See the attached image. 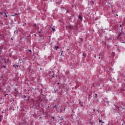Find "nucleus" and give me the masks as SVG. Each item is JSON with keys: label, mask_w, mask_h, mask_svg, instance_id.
<instances>
[{"label": "nucleus", "mask_w": 125, "mask_h": 125, "mask_svg": "<svg viewBox=\"0 0 125 125\" xmlns=\"http://www.w3.org/2000/svg\"><path fill=\"white\" fill-rule=\"evenodd\" d=\"M11 40H12V41H13V39H11Z\"/></svg>", "instance_id": "nucleus-33"}, {"label": "nucleus", "mask_w": 125, "mask_h": 125, "mask_svg": "<svg viewBox=\"0 0 125 125\" xmlns=\"http://www.w3.org/2000/svg\"><path fill=\"white\" fill-rule=\"evenodd\" d=\"M80 40L81 42H83V38H80Z\"/></svg>", "instance_id": "nucleus-11"}, {"label": "nucleus", "mask_w": 125, "mask_h": 125, "mask_svg": "<svg viewBox=\"0 0 125 125\" xmlns=\"http://www.w3.org/2000/svg\"><path fill=\"white\" fill-rule=\"evenodd\" d=\"M29 51H30V52H31L32 51V50H30Z\"/></svg>", "instance_id": "nucleus-31"}, {"label": "nucleus", "mask_w": 125, "mask_h": 125, "mask_svg": "<svg viewBox=\"0 0 125 125\" xmlns=\"http://www.w3.org/2000/svg\"><path fill=\"white\" fill-rule=\"evenodd\" d=\"M2 14H2V12H0V16H1V15H2Z\"/></svg>", "instance_id": "nucleus-13"}, {"label": "nucleus", "mask_w": 125, "mask_h": 125, "mask_svg": "<svg viewBox=\"0 0 125 125\" xmlns=\"http://www.w3.org/2000/svg\"><path fill=\"white\" fill-rule=\"evenodd\" d=\"M13 66L15 67V68H17V69L19 67L18 65H14Z\"/></svg>", "instance_id": "nucleus-6"}, {"label": "nucleus", "mask_w": 125, "mask_h": 125, "mask_svg": "<svg viewBox=\"0 0 125 125\" xmlns=\"http://www.w3.org/2000/svg\"><path fill=\"white\" fill-rule=\"evenodd\" d=\"M18 33V31L17 30V31H15L14 33Z\"/></svg>", "instance_id": "nucleus-18"}, {"label": "nucleus", "mask_w": 125, "mask_h": 125, "mask_svg": "<svg viewBox=\"0 0 125 125\" xmlns=\"http://www.w3.org/2000/svg\"><path fill=\"white\" fill-rule=\"evenodd\" d=\"M125 34L124 32L121 31L119 33L118 36L117 37L118 40L120 41V42H121L125 43V42H122V41H124V40H125Z\"/></svg>", "instance_id": "nucleus-1"}, {"label": "nucleus", "mask_w": 125, "mask_h": 125, "mask_svg": "<svg viewBox=\"0 0 125 125\" xmlns=\"http://www.w3.org/2000/svg\"><path fill=\"white\" fill-rule=\"evenodd\" d=\"M24 98H26V96H24Z\"/></svg>", "instance_id": "nucleus-30"}, {"label": "nucleus", "mask_w": 125, "mask_h": 125, "mask_svg": "<svg viewBox=\"0 0 125 125\" xmlns=\"http://www.w3.org/2000/svg\"><path fill=\"white\" fill-rule=\"evenodd\" d=\"M79 104H80V105H81V107H83V103L80 102Z\"/></svg>", "instance_id": "nucleus-5"}, {"label": "nucleus", "mask_w": 125, "mask_h": 125, "mask_svg": "<svg viewBox=\"0 0 125 125\" xmlns=\"http://www.w3.org/2000/svg\"><path fill=\"white\" fill-rule=\"evenodd\" d=\"M14 15H15H15H17V13H15V14H14Z\"/></svg>", "instance_id": "nucleus-25"}, {"label": "nucleus", "mask_w": 125, "mask_h": 125, "mask_svg": "<svg viewBox=\"0 0 125 125\" xmlns=\"http://www.w3.org/2000/svg\"><path fill=\"white\" fill-rule=\"evenodd\" d=\"M99 122H101V123H104V122H102V120H100Z\"/></svg>", "instance_id": "nucleus-17"}, {"label": "nucleus", "mask_w": 125, "mask_h": 125, "mask_svg": "<svg viewBox=\"0 0 125 125\" xmlns=\"http://www.w3.org/2000/svg\"><path fill=\"white\" fill-rule=\"evenodd\" d=\"M52 119H54V117H52Z\"/></svg>", "instance_id": "nucleus-34"}, {"label": "nucleus", "mask_w": 125, "mask_h": 125, "mask_svg": "<svg viewBox=\"0 0 125 125\" xmlns=\"http://www.w3.org/2000/svg\"><path fill=\"white\" fill-rule=\"evenodd\" d=\"M116 16H119V15L117 14H115Z\"/></svg>", "instance_id": "nucleus-22"}, {"label": "nucleus", "mask_w": 125, "mask_h": 125, "mask_svg": "<svg viewBox=\"0 0 125 125\" xmlns=\"http://www.w3.org/2000/svg\"><path fill=\"white\" fill-rule=\"evenodd\" d=\"M115 54H116V53H115V52H112L111 55H110V57H112V58H114V57H115Z\"/></svg>", "instance_id": "nucleus-3"}, {"label": "nucleus", "mask_w": 125, "mask_h": 125, "mask_svg": "<svg viewBox=\"0 0 125 125\" xmlns=\"http://www.w3.org/2000/svg\"><path fill=\"white\" fill-rule=\"evenodd\" d=\"M97 94H95V98H96V99H97Z\"/></svg>", "instance_id": "nucleus-10"}, {"label": "nucleus", "mask_w": 125, "mask_h": 125, "mask_svg": "<svg viewBox=\"0 0 125 125\" xmlns=\"http://www.w3.org/2000/svg\"><path fill=\"white\" fill-rule=\"evenodd\" d=\"M4 68H6V67L5 66H3Z\"/></svg>", "instance_id": "nucleus-26"}, {"label": "nucleus", "mask_w": 125, "mask_h": 125, "mask_svg": "<svg viewBox=\"0 0 125 125\" xmlns=\"http://www.w3.org/2000/svg\"><path fill=\"white\" fill-rule=\"evenodd\" d=\"M2 61H3V63H4V64H5V63H6V62L5 61V60H4V59H3Z\"/></svg>", "instance_id": "nucleus-7"}, {"label": "nucleus", "mask_w": 125, "mask_h": 125, "mask_svg": "<svg viewBox=\"0 0 125 125\" xmlns=\"http://www.w3.org/2000/svg\"><path fill=\"white\" fill-rule=\"evenodd\" d=\"M62 54H63V52L62 51V52H61V55H62Z\"/></svg>", "instance_id": "nucleus-21"}, {"label": "nucleus", "mask_w": 125, "mask_h": 125, "mask_svg": "<svg viewBox=\"0 0 125 125\" xmlns=\"http://www.w3.org/2000/svg\"><path fill=\"white\" fill-rule=\"evenodd\" d=\"M50 28H51L52 29V32H55V26H53V27L51 26H49Z\"/></svg>", "instance_id": "nucleus-2"}, {"label": "nucleus", "mask_w": 125, "mask_h": 125, "mask_svg": "<svg viewBox=\"0 0 125 125\" xmlns=\"http://www.w3.org/2000/svg\"><path fill=\"white\" fill-rule=\"evenodd\" d=\"M111 81H112L111 79L110 80V81L111 82Z\"/></svg>", "instance_id": "nucleus-36"}, {"label": "nucleus", "mask_w": 125, "mask_h": 125, "mask_svg": "<svg viewBox=\"0 0 125 125\" xmlns=\"http://www.w3.org/2000/svg\"><path fill=\"white\" fill-rule=\"evenodd\" d=\"M23 26H26V23H24Z\"/></svg>", "instance_id": "nucleus-24"}, {"label": "nucleus", "mask_w": 125, "mask_h": 125, "mask_svg": "<svg viewBox=\"0 0 125 125\" xmlns=\"http://www.w3.org/2000/svg\"><path fill=\"white\" fill-rule=\"evenodd\" d=\"M53 108H56V105H55L53 106Z\"/></svg>", "instance_id": "nucleus-15"}, {"label": "nucleus", "mask_w": 125, "mask_h": 125, "mask_svg": "<svg viewBox=\"0 0 125 125\" xmlns=\"http://www.w3.org/2000/svg\"><path fill=\"white\" fill-rule=\"evenodd\" d=\"M114 12V11H113V10H112V12Z\"/></svg>", "instance_id": "nucleus-37"}, {"label": "nucleus", "mask_w": 125, "mask_h": 125, "mask_svg": "<svg viewBox=\"0 0 125 125\" xmlns=\"http://www.w3.org/2000/svg\"><path fill=\"white\" fill-rule=\"evenodd\" d=\"M1 53V49H0V54Z\"/></svg>", "instance_id": "nucleus-19"}, {"label": "nucleus", "mask_w": 125, "mask_h": 125, "mask_svg": "<svg viewBox=\"0 0 125 125\" xmlns=\"http://www.w3.org/2000/svg\"><path fill=\"white\" fill-rule=\"evenodd\" d=\"M99 59H100V56L99 57Z\"/></svg>", "instance_id": "nucleus-32"}, {"label": "nucleus", "mask_w": 125, "mask_h": 125, "mask_svg": "<svg viewBox=\"0 0 125 125\" xmlns=\"http://www.w3.org/2000/svg\"><path fill=\"white\" fill-rule=\"evenodd\" d=\"M115 63V62H111V64H114Z\"/></svg>", "instance_id": "nucleus-16"}, {"label": "nucleus", "mask_w": 125, "mask_h": 125, "mask_svg": "<svg viewBox=\"0 0 125 125\" xmlns=\"http://www.w3.org/2000/svg\"><path fill=\"white\" fill-rule=\"evenodd\" d=\"M113 71H114V68H110V72H113Z\"/></svg>", "instance_id": "nucleus-8"}, {"label": "nucleus", "mask_w": 125, "mask_h": 125, "mask_svg": "<svg viewBox=\"0 0 125 125\" xmlns=\"http://www.w3.org/2000/svg\"><path fill=\"white\" fill-rule=\"evenodd\" d=\"M12 16H15V15H12Z\"/></svg>", "instance_id": "nucleus-27"}, {"label": "nucleus", "mask_w": 125, "mask_h": 125, "mask_svg": "<svg viewBox=\"0 0 125 125\" xmlns=\"http://www.w3.org/2000/svg\"><path fill=\"white\" fill-rule=\"evenodd\" d=\"M58 47H59L58 46H56L54 47V49H57V48H58Z\"/></svg>", "instance_id": "nucleus-9"}, {"label": "nucleus", "mask_w": 125, "mask_h": 125, "mask_svg": "<svg viewBox=\"0 0 125 125\" xmlns=\"http://www.w3.org/2000/svg\"><path fill=\"white\" fill-rule=\"evenodd\" d=\"M79 19H80V20H81V21H82L83 20V16H82L81 15H79Z\"/></svg>", "instance_id": "nucleus-4"}, {"label": "nucleus", "mask_w": 125, "mask_h": 125, "mask_svg": "<svg viewBox=\"0 0 125 125\" xmlns=\"http://www.w3.org/2000/svg\"><path fill=\"white\" fill-rule=\"evenodd\" d=\"M115 106L116 108H117V109H119V107L118 106H117V105H115Z\"/></svg>", "instance_id": "nucleus-14"}, {"label": "nucleus", "mask_w": 125, "mask_h": 125, "mask_svg": "<svg viewBox=\"0 0 125 125\" xmlns=\"http://www.w3.org/2000/svg\"><path fill=\"white\" fill-rule=\"evenodd\" d=\"M90 124L92 125H94V124L93 123V122H90Z\"/></svg>", "instance_id": "nucleus-12"}, {"label": "nucleus", "mask_w": 125, "mask_h": 125, "mask_svg": "<svg viewBox=\"0 0 125 125\" xmlns=\"http://www.w3.org/2000/svg\"><path fill=\"white\" fill-rule=\"evenodd\" d=\"M120 27H122V24H120Z\"/></svg>", "instance_id": "nucleus-29"}, {"label": "nucleus", "mask_w": 125, "mask_h": 125, "mask_svg": "<svg viewBox=\"0 0 125 125\" xmlns=\"http://www.w3.org/2000/svg\"><path fill=\"white\" fill-rule=\"evenodd\" d=\"M5 14V17H7V15H6V14Z\"/></svg>", "instance_id": "nucleus-23"}, {"label": "nucleus", "mask_w": 125, "mask_h": 125, "mask_svg": "<svg viewBox=\"0 0 125 125\" xmlns=\"http://www.w3.org/2000/svg\"><path fill=\"white\" fill-rule=\"evenodd\" d=\"M39 34H41L42 33V31H39Z\"/></svg>", "instance_id": "nucleus-20"}, {"label": "nucleus", "mask_w": 125, "mask_h": 125, "mask_svg": "<svg viewBox=\"0 0 125 125\" xmlns=\"http://www.w3.org/2000/svg\"><path fill=\"white\" fill-rule=\"evenodd\" d=\"M93 111H95V110L93 109Z\"/></svg>", "instance_id": "nucleus-35"}, {"label": "nucleus", "mask_w": 125, "mask_h": 125, "mask_svg": "<svg viewBox=\"0 0 125 125\" xmlns=\"http://www.w3.org/2000/svg\"><path fill=\"white\" fill-rule=\"evenodd\" d=\"M34 26H37V24L35 23V24H34Z\"/></svg>", "instance_id": "nucleus-28"}]
</instances>
